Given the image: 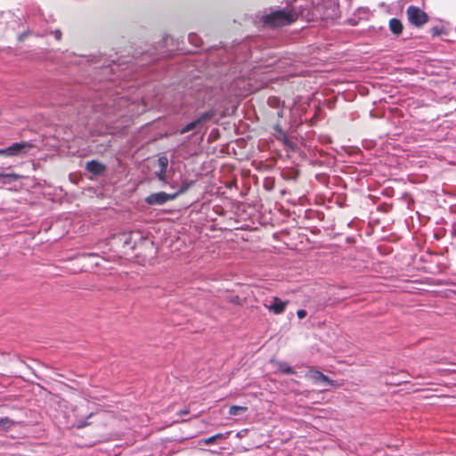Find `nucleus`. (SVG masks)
Returning a JSON list of instances; mask_svg holds the SVG:
<instances>
[{
	"instance_id": "nucleus-1",
	"label": "nucleus",
	"mask_w": 456,
	"mask_h": 456,
	"mask_svg": "<svg viewBox=\"0 0 456 456\" xmlns=\"http://www.w3.org/2000/svg\"><path fill=\"white\" fill-rule=\"evenodd\" d=\"M296 19V12L290 10H278L266 15L265 23L272 27H281L292 23Z\"/></svg>"
},
{
	"instance_id": "nucleus-2",
	"label": "nucleus",
	"mask_w": 456,
	"mask_h": 456,
	"mask_svg": "<svg viewBox=\"0 0 456 456\" xmlns=\"http://www.w3.org/2000/svg\"><path fill=\"white\" fill-rule=\"evenodd\" d=\"M315 4L314 15L322 19H334L338 15V0H313Z\"/></svg>"
},
{
	"instance_id": "nucleus-3",
	"label": "nucleus",
	"mask_w": 456,
	"mask_h": 456,
	"mask_svg": "<svg viewBox=\"0 0 456 456\" xmlns=\"http://www.w3.org/2000/svg\"><path fill=\"white\" fill-rule=\"evenodd\" d=\"M188 186L189 184L185 187L181 188L176 193L173 195L167 194L164 191L152 193L145 199V201L149 205H163L168 200H174L177 194L184 192L187 190Z\"/></svg>"
},
{
	"instance_id": "nucleus-4",
	"label": "nucleus",
	"mask_w": 456,
	"mask_h": 456,
	"mask_svg": "<svg viewBox=\"0 0 456 456\" xmlns=\"http://www.w3.org/2000/svg\"><path fill=\"white\" fill-rule=\"evenodd\" d=\"M406 13L409 21L417 27L424 25L428 20L427 13L417 6H409L406 10Z\"/></svg>"
},
{
	"instance_id": "nucleus-5",
	"label": "nucleus",
	"mask_w": 456,
	"mask_h": 456,
	"mask_svg": "<svg viewBox=\"0 0 456 456\" xmlns=\"http://www.w3.org/2000/svg\"><path fill=\"white\" fill-rule=\"evenodd\" d=\"M30 148L31 144L29 142H15L9 147L0 149V155L7 157L23 156Z\"/></svg>"
},
{
	"instance_id": "nucleus-6",
	"label": "nucleus",
	"mask_w": 456,
	"mask_h": 456,
	"mask_svg": "<svg viewBox=\"0 0 456 456\" xmlns=\"http://www.w3.org/2000/svg\"><path fill=\"white\" fill-rule=\"evenodd\" d=\"M306 377L313 380L315 384H322L327 386H335V381L330 379L328 376L324 375L317 370H309L306 372Z\"/></svg>"
},
{
	"instance_id": "nucleus-7",
	"label": "nucleus",
	"mask_w": 456,
	"mask_h": 456,
	"mask_svg": "<svg viewBox=\"0 0 456 456\" xmlns=\"http://www.w3.org/2000/svg\"><path fill=\"white\" fill-rule=\"evenodd\" d=\"M287 301H282L277 297H273L269 302L265 304V306L275 314H280L284 312L287 305Z\"/></svg>"
},
{
	"instance_id": "nucleus-8",
	"label": "nucleus",
	"mask_w": 456,
	"mask_h": 456,
	"mask_svg": "<svg viewBox=\"0 0 456 456\" xmlns=\"http://www.w3.org/2000/svg\"><path fill=\"white\" fill-rule=\"evenodd\" d=\"M86 169L94 175H100L104 171L105 167L102 163L92 160L86 163Z\"/></svg>"
},
{
	"instance_id": "nucleus-9",
	"label": "nucleus",
	"mask_w": 456,
	"mask_h": 456,
	"mask_svg": "<svg viewBox=\"0 0 456 456\" xmlns=\"http://www.w3.org/2000/svg\"><path fill=\"white\" fill-rule=\"evenodd\" d=\"M276 370L285 374H294L293 369L284 362H272Z\"/></svg>"
},
{
	"instance_id": "nucleus-10",
	"label": "nucleus",
	"mask_w": 456,
	"mask_h": 456,
	"mask_svg": "<svg viewBox=\"0 0 456 456\" xmlns=\"http://www.w3.org/2000/svg\"><path fill=\"white\" fill-rule=\"evenodd\" d=\"M389 28H390V30L395 35H399L403 31L402 22L399 20L395 19V18L390 20Z\"/></svg>"
},
{
	"instance_id": "nucleus-11",
	"label": "nucleus",
	"mask_w": 456,
	"mask_h": 456,
	"mask_svg": "<svg viewBox=\"0 0 456 456\" xmlns=\"http://www.w3.org/2000/svg\"><path fill=\"white\" fill-rule=\"evenodd\" d=\"M20 177L21 176L20 175L14 173L4 174V176L2 179L1 183L3 184H9L12 183V182L19 180Z\"/></svg>"
},
{
	"instance_id": "nucleus-12",
	"label": "nucleus",
	"mask_w": 456,
	"mask_h": 456,
	"mask_svg": "<svg viewBox=\"0 0 456 456\" xmlns=\"http://www.w3.org/2000/svg\"><path fill=\"white\" fill-rule=\"evenodd\" d=\"M14 421L7 417L0 419V430H8L13 425Z\"/></svg>"
},
{
	"instance_id": "nucleus-13",
	"label": "nucleus",
	"mask_w": 456,
	"mask_h": 456,
	"mask_svg": "<svg viewBox=\"0 0 456 456\" xmlns=\"http://www.w3.org/2000/svg\"><path fill=\"white\" fill-rule=\"evenodd\" d=\"M247 410H248V407H246V406L232 405L229 409V414L232 415V416H236V415H240V414L246 412Z\"/></svg>"
},
{
	"instance_id": "nucleus-14",
	"label": "nucleus",
	"mask_w": 456,
	"mask_h": 456,
	"mask_svg": "<svg viewBox=\"0 0 456 456\" xmlns=\"http://www.w3.org/2000/svg\"><path fill=\"white\" fill-rule=\"evenodd\" d=\"M214 113L213 111H208L203 114H201L195 121L198 123V125L201 124L202 122H205L208 119H210L213 117Z\"/></svg>"
},
{
	"instance_id": "nucleus-15",
	"label": "nucleus",
	"mask_w": 456,
	"mask_h": 456,
	"mask_svg": "<svg viewBox=\"0 0 456 456\" xmlns=\"http://www.w3.org/2000/svg\"><path fill=\"white\" fill-rule=\"evenodd\" d=\"M197 126H198V123L195 120H193V121L190 122L189 124H187L183 128H182L179 131V134H183L194 129Z\"/></svg>"
},
{
	"instance_id": "nucleus-16",
	"label": "nucleus",
	"mask_w": 456,
	"mask_h": 456,
	"mask_svg": "<svg viewBox=\"0 0 456 456\" xmlns=\"http://www.w3.org/2000/svg\"><path fill=\"white\" fill-rule=\"evenodd\" d=\"M158 163H159V168L167 169V165H168V159L166 156H161L159 158Z\"/></svg>"
},
{
	"instance_id": "nucleus-17",
	"label": "nucleus",
	"mask_w": 456,
	"mask_h": 456,
	"mask_svg": "<svg viewBox=\"0 0 456 456\" xmlns=\"http://www.w3.org/2000/svg\"><path fill=\"white\" fill-rule=\"evenodd\" d=\"M166 171L167 169L159 168V171L156 172L157 176L159 180L164 181L166 178Z\"/></svg>"
},
{
	"instance_id": "nucleus-18",
	"label": "nucleus",
	"mask_w": 456,
	"mask_h": 456,
	"mask_svg": "<svg viewBox=\"0 0 456 456\" xmlns=\"http://www.w3.org/2000/svg\"><path fill=\"white\" fill-rule=\"evenodd\" d=\"M216 440L215 439V437L212 436L208 438H206L204 440L201 441V443H203L204 444H212L216 442Z\"/></svg>"
},
{
	"instance_id": "nucleus-19",
	"label": "nucleus",
	"mask_w": 456,
	"mask_h": 456,
	"mask_svg": "<svg viewBox=\"0 0 456 456\" xmlns=\"http://www.w3.org/2000/svg\"><path fill=\"white\" fill-rule=\"evenodd\" d=\"M297 315L299 319H303L306 316V312L304 309H299L297 312Z\"/></svg>"
},
{
	"instance_id": "nucleus-20",
	"label": "nucleus",
	"mask_w": 456,
	"mask_h": 456,
	"mask_svg": "<svg viewBox=\"0 0 456 456\" xmlns=\"http://www.w3.org/2000/svg\"><path fill=\"white\" fill-rule=\"evenodd\" d=\"M53 34L54 37H55L57 40H61V35H62L61 30L56 29V30L53 31Z\"/></svg>"
},
{
	"instance_id": "nucleus-21",
	"label": "nucleus",
	"mask_w": 456,
	"mask_h": 456,
	"mask_svg": "<svg viewBox=\"0 0 456 456\" xmlns=\"http://www.w3.org/2000/svg\"><path fill=\"white\" fill-rule=\"evenodd\" d=\"M189 39H190V41H191V43L196 44V40H197L198 38H197V36H195V35H190V36H189Z\"/></svg>"
},
{
	"instance_id": "nucleus-22",
	"label": "nucleus",
	"mask_w": 456,
	"mask_h": 456,
	"mask_svg": "<svg viewBox=\"0 0 456 456\" xmlns=\"http://www.w3.org/2000/svg\"><path fill=\"white\" fill-rule=\"evenodd\" d=\"M215 437V439H218V438H223V437H225V435L222 434V433H219V434H216L215 436H213Z\"/></svg>"
},
{
	"instance_id": "nucleus-23",
	"label": "nucleus",
	"mask_w": 456,
	"mask_h": 456,
	"mask_svg": "<svg viewBox=\"0 0 456 456\" xmlns=\"http://www.w3.org/2000/svg\"><path fill=\"white\" fill-rule=\"evenodd\" d=\"M126 102H127V101H126V100H125V99L121 98V99H119V101H118V106H121V105H123L124 103H126Z\"/></svg>"
},
{
	"instance_id": "nucleus-24",
	"label": "nucleus",
	"mask_w": 456,
	"mask_h": 456,
	"mask_svg": "<svg viewBox=\"0 0 456 456\" xmlns=\"http://www.w3.org/2000/svg\"><path fill=\"white\" fill-rule=\"evenodd\" d=\"M276 131H278L280 134H283L282 130L278 126L275 127Z\"/></svg>"
},
{
	"instance_id": "nucleus-25",
	"label": "nucleus",
	"mask_w": 456,
	"mask_h": 456,
	"mask_svg": "<svg viewBox=\"0 0 456 456\" xmlns=\"http://www.w3.org/2000/svg\"><path fill=\"white\" fill-rule=\"evenodd\" d=\"M187 413H189V411H188L187 410H185V411H181L179 412V414H180V415L187 414Z\"/></svg>"
},
{
	"instance_id": "nucleus-26",
	"label": "nucleus",
	"mask_w": 456,
	"mask_h": 456,
	"mask_svg": "<svg viewBox=\"0 0 456 456\" xmlns=\"http://www.w3.org/2000/svg\"><path fill=\"white\" fill-rule=\"evenodd\" d=\"M4 174H5V173H0V182H1V181H2V179L4 178Z\"/></svg>"
}]
</instances>
